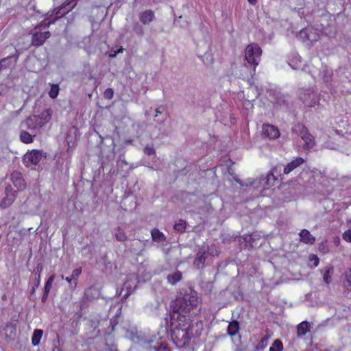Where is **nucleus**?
Returning <instances> with one entry per match:
<instances>
[{
    "label": "nucleus",
    "instance_id": "obj_1",
    "mask_svg": "<svg viewBox=\"0 0 351 351\" xmlns=\"http://www.w3.org/2000/svg\"><path fill=\"white\" fill-rule=\"evenodd\" d=\"M64 1L58 8H55L47 18L36 27L32 35V45L34 46H40L45 41L49 38L50 32L47 30L50 24L55 21L69 12L76 5L77 0H58V3Z\"/></svg>",
    "mask_w": 351,
    "mask_h": 351
},
{
    "label": "nucleus",
    "instance_id": "obj_2",
    "mask_svg": "<svg viewBox=\"0 0 351 351\" xmlns=\"http://www.w3.org/2000/svg\"><path fill=\"white\" fill-rule=\"evenodd\" d=\"M170 330L171 338L178 347L187 345L190 339L194 337L191 319L180 314L170 315Z\"/></svg>",
    "mask_w": 351,
    "mask_h": 351
},
{
    "label": "nucleus",
    "instance_id": "obj_3",
    "mask_svg": "<svg viewBox=\"0 0 351 351\" xmlns=\"http://www.w3.org/2000/svg\"><path fill=\"white\" fill-rule=\"evenodd\" d=\"M200 302L197 293L190 290L173 302L171 314H180V317L184 316L191 319V315H197L199 312Z\"/></svg>",
    "mask_w": 351,
    "mask_h": 351
},
{
    "label": "nucleus",
    "instance_id": "obj_4",
    "mask_svg": "<svg viewBox=\"0 0 351 351\" xmlns=\"http://www.w3.org/2000/svg\"><path fill=\"white\" fill-rule=\"evenodd\" d=\"M125 337L132 341L141 344L145 349L153 351H171L170 348L164 342H154L153 339H146L138 334L136 328L126 330Z\"/></svg>",
    "mask_w": 351,
    "mask_h": 351
},
{
    "label": "nucleus",
    "instance_id": "obj_5",
    "mask_svg": "<svg viewBox=\"0 0 351 351\" xmlns=\"http://www.w3.org/2000/svg\"><path fill=\"white\" fill-rule=\"evenodd\" d=\"M51 114V109H46L39 115L30 116L24 122L25 127L30 130H38L49 122Z\"/></svg>",
    "mask_w": 351,
    "mask_h": 351
},
{
    "label": "nucleus",
    "instance_id": "obj_6",
    "mask_svg": "<svg viewBox=\"0 0 351 351\" xmlns=\"http://www.w3.org/2000/svg\"><path fill=\"white\" fill-rule=\"evenodd\" d=\"M262 54V49L258 45L251 43L248 45L245 49V58L247 63L255 68L258 65Z\"/></svg>",
    "mask_w": 351,
    "mask_h": 351
},
{
    "label": "nucleus",
    "instance_id": "obj_7",
    "mask_svg": "<svg viewBox=\"0 0 351 351\" xmlns=\"http://www.w3.org/2000/svg\"><path fill=\"white\" fill-rule=\"evenodd\" d=\"M297 36L302 42L311 44L318 40L320 33L317 29L313 27H308L302 29Z\"/></svg>",
    "mask_w": 351,
    "mask_h": 351
},
{
    "label": "nucleus",
    "instance_id": "obj_8",
    "mask_svg": "<svg viewBox=\"0 0 351 351\" xmlns=\"http://www.w3.org/2000/svg\"><path fill=\"white\" fill-rule=\"evenodd\" d=\"M300 97L307 106H313L318 101L316 93L309 89L302 91L300 93Z\"/></svg>",
    "mask_w": 351,
    "mask_h": 351
},
{
    "label": "nucleus",
    "instance_id": "obj_9",
    "mask_svg": "<svg viewBox=\"0 0 351 351\" xmlns=\"http://www.w3.org/2000/svg\"><path fill=\"white\" fill-rule=\"evenodd\" d=\"M206 45V51L202 50V45L200 43L198 44V56L202 58L204 63L206 65L212 64L214 62V58L213 53L210 51V44L204 43Z\"/></svg>",
    "mask_w": 351,
    "mask_h": 351
},
{
    "label": "nucleus",
    "instance_id": "obj_10",
    "mask_svg": "<svg viewBox=\"0 0 351 351\" xmlns=\"http://www.w3.org/2000/svg\"><path fill=\"white\" fill-rule=\"evenodd\" d=\"M141 282V280H139L135 274H131L128 280L123 285L122 291H126V293L124 294V297L130 295L135 290L137 283Z\"/></svg>",
    "mask_w": 351,
    "mask_h": 351
},
{
    "label": "nucleus",
    "instance_id": "obj_11",
    "mask_svg": "<svg viewBox=\"0 0 351 351\" xmlns=\"http://www.w3.org/2000/svg\"><path fill=\"white\" fill-rule=\"evenodd\" d=\"M42 158V153L38 150H33L27 153L24 157V162L26 166L36 165Z\"/></svg>",
    "mask_w": 351,
    "mask_h": 351
},
{
    "label": "nucleus",
    "instance_id": "obj_12",
    "mask_svg": "<svg viewBox=\"0 0 351 351\" xmlns=\"http://www.w3.org/2000/svg\"><path fill=\"white\" fill-rule=\"evenodd\" d=\"M5 196L0 204L1 207L4 208L10 206L16 198V191H14L10 186L5 188Z\"/></svg>",
    "mask_w": 351,
    "mask_h": 351
},
{
    "label": "nucleus",
    "instance_id": "obj_13",
    "mask_svg": "<svg viewBox=\"0 0 351 351\" xmlns=\"http://www.w3.org/2000/svg\"><path fill=\"white\" fill-rule=\"evenodd\" d=\"M262 132L264 136L271 139L277 138L280 136V132L278 129L271 124L263 125Z\"/></svg>",
    "mask_w": 351,
    "mask_h": 351
},
{
    "label": "nucleus",
    "instance_id": "obj_14",
    "mask_svg": "<svg viewBox=\"0 0 351 351\" xmlns=\"http://www.w3.org/2000/svg\"><path fill=\"white\" fill-rule=\"evenodd\" d=\"M300 136L304 142V147L306 149H312L315 145L314 138L310 133H308L306 128H303L302 129Z\"/></svg>",
    "mask_w": 351,
    "mask_h": 351
},
{
    "label": "nucleus",
    "instance_id": "obj_15",
    "mask_svg": "<svg viewBox=\"0 0 351 351\" xmlns=\"http://www.w3.org/2000/svg\"><path fill=\"white\" fill-rule=\"evenodd\" d=\"M11 180L14 185L15 187L18 189V190L21 191L25 189V180L22 178L21 173L18 171H14L11 174Z\"/></svg>",
    "mask_w": 351,
    "mask_h": 351
},
{
    "label": "nucleus",
    "instance_id": "obj_16",
    "mask_svg": "<svg viewBox=\"0 0 351 351\" xmlns=\"http://www.w3.org/2000/svg\"><path fill=\"white\" fill-rule=\"evenodd\" d=\"M138 18L143 25L149 24L154 19V13L150 10L139 13Z\"/></svg>",
    "mask_w": 351,
    "mask_h": 351
},
{
    "label": "nucleus",
    "instance_id": "obj_17",
    "mask_svg": "<svg viewBox=\"0 0 351 351\" xmlns=\"http://www.w3.org/2000/svg\"><path fill=\"white\" fill-rule=\"evenodd\" d=\"M304 159L301 157H298L289 163L284 168V173L289 174L296 167H299L304 162Z\"/></svg>",
    "mask_w": 351,
    "mask_h": 351
},
{
    "label": "nucleus",
    "instance_id": "obj_18",
    "mask_svg": "<svg viewBox=\"0 0 351 351\" xmlns=\"http://www.w3.org/2000/svg\"><path fill=\"white\" fill-rule=\"evenodd\" d=\"M300 241L306 244H313L315 241V237L306 229L301 230L300 232Z\"/></svg>",
    "mask_w": 351,
    "mask_h": 351
},
{
    "label": "nucleus",
    "instance_id": "obj_19",
    "mask_svg": "<svg viewBox=\"0 0 351 351\" xmlns=\"http://www.w3.org/2000/svg\"><path fill=\"white\" fill-rule=\"evenodd\" d=\"M310 331V326L307 322H302L297 328V334L298 337H302Z\"/></svg>",
    "mask_w": 351,
    "mask_h": 351
},
{
    "label": "nucleus",
    "instance_id": "obj_20",
    "mask_svg": "<svg viewBox=\"0 0 351 351\" xmlns=\"http://www.w3.org/2000/svg\"><path fill=\"white\" fill-rule=\"evenodd\" d=\"M333 267L332 266H326L323 270V280L328 285L331 282V276L333 274Z\"/></svg>",
    "mask_w": 351,
    "mask_h": 351
},
{
    "label": "nucleus",
    "instance_id": "obj_21",
    "mask_svg": "<svg viewBox=\"0 0 351 351\" xmlns=\"http://www.w3.org/2000/svg\"><path fill=\"white\" fill-rule=\"evenodd\" d=\"M153 241L156 242H163L165 241L164 234L157 228H154L151 232Z\"/></svg>",
    "mask_w": 351,
    "mask_h": 351
},
{
    "label": "nucleus",
    "instance_id": "obj_22",
    "mask_svg": "<svg viewBox=\"0 0 351 351\" xmlns=\"http://www.w3.org/2000/svg\"><path fill=\"white\" fill-rule=\"evenodd\" d=\"M168 282L173 285L178 282L182 278V274L180 271H176L167 276Z\"/></svg>",
    "mask_w": 351,
    "mask_h": 351
},
{
    "label": "nucleus",
    "instance_id": "obj_23",
    "mask_svg": "<svg viewBox=\"0 0 351 351\" xmlns=\"http://www.w3.org/2000/svg\"><path fill=\"white\" fill-rule=\"evenodd\" d=\"M114 234L117 241H125L127 239V236L124 230L121 227L114 228Z\"/></svg>",
    "mask_w": 351,
    "mask_h": 351
},
{
    "label": "nucleus",
    "instance_id": "obj_24",
    "mask_svg": "<svg viewBox=\"0 0 351 351\" xmlns=\"http://www.w3.org/2000/svg\"><path fill=\"white\" fill-rule=\"evenodd\" d=\"M344 277L343 285L348 291H351V267L344 272Z\"/></svg>",
    "mask_w": 351,
    "mask_h": 351
},
{
    "label": "nucleus",
    "instance_id": "obj_25",
    "mask_svg": "<svg viewBox=\"0 0 351 351\" xmlns=\"http://www.w3.org/2000/svg\"><path fill=\"white\" fill-rule=\"evenodd\" d=\"M34 135L32 136L25 130H22L20 133V139L24 143H31L33 142Z\"/></svg>",
    "mask_w": 351,
    "mask_h": 351
},
{
    "label": "nucleus",
    "instance_id": "obj_26",
    "mask_svg": "<svg viewBox=\"0 0 351 351\" xmlns=\"http://www.w3.org/2000/svg\"><path fill=\"white\" fill-rule=\"evenodd\" d=\"M239 323L237 321L232 322L229 324L228 327V334L230 336L235 335L239 331Z\"/></svg>",
    "mask_w": 351,
    "mask_h": 351
},
{
    "label": "nucleus",
    "instance_id": "obj_27",
    "mask_svg": "<svg viewBox=\"0 0 351 351\" xmlns=\"http://www.w3.org/2000/svg\"><path fill=\"white\" fill-rule=\"evenodd\" d=\"M43 336V330L36 329L34 331L32 343L34 346H38L40 343V339Z\"/></svg>",
    "mask_w": 351,
    "mask_h": 351
},
{
    "label": "nucleus",
    "instance_id": "obj_28",
    "mask_svg": "<svg viewBox=\"0 0 351 351\" xmlns=\"http://www.w3.org/2000/svg\"><path fill=\"white\" fill-rule=\"evenodd\" d=\"M59 93V86L58 84H51V89L49 93V97L56 99Z\"/></svg>",
    "mask_w": 351,
    "mask_h": 351
},
{
    "label": "nucleus",
    "instance_id": "obj_29",
    "mask_svg": "<svg viewBox=\"0 0 351 351\" xmlns=\"http://www.w3.org/2000/svg\"><path fill=\"white\" fill-rule=\"evenodd\" d=\"M186 228V221L182 219L178 220L174 225V229L178 232H184Z\"/></svg>",
    "mask_w": 351,
    "mask_h": 351
},
{
    "label": "nucleus",
    "instance_id": "obj_30",
    "mask_svg": "<svg viewBox=\"0 0 351 351\" xmlns=\"http://www.w3.org/2000/svg\"><path fill=\"white\" fill-rule=\"evenodd\" d=\"M82 273V269L81 268H77L74 269L71 274V278L74 280V285L73 286V289H75L77 286V279L80 276V275Z\"/></svg>",
    "mask_w": 351,
    "mask_h": 351
},
{
    "label": "nucleus",
    "instance_id": "obj_31",
    "mask_svg": "<svg viewBox=\"0 0 351 351\" xmlns=\"http://www.w3.org/2000/svg\"><path fill=\"white\" fill-rule=\"evenodd\" d=\"M282 344L280 341L275 340L272 346L269 348V351H282Z\"/></svg>",
    "mask_w": 351,
    "mask_h": 351
},
{
    "label": "nucleus",
    "instance_id": "obj_32",
    "mask_svg": "<svg viewBox=\"0 0 351 351\" xmlns=\"http://www.w3.org/2000/svg\"><path fill=\"white\" fill-rule=\"evenodd\" d=\"M206 253L207 256L208 255H210L213 256H218L219 250L215 245H211V246L208 247V250H207V252H206Z\"/></svg>",
    "mask_w": 351,
    "mask_h": 351
},
{
    "label": "nucleus",
    "instance_id": "obj_33",
    "mask_svg": "<svg viewBox=\"0 0 351 351\" xmlns=\"http://www.w3.org/2000/svg\"><path fill=\"white\" fill-rule=\"evenodd\" d=\"M206 258H207V255H206V251L204 250L203 249L199 250V251L198 252V253L197 254L196 258L199 261L201 260L203 263H204Z\"/></svg>",
    "mask_w": 351,
    "mask_h": 351
},
{
    "label": "nucleus",
    "instance_id": "obj_34",
    "mask_svg": "<svg viewBox=\"0 0 351 351\" xmlns=\"http://www.w3.org/2000/svg\"><path fill=\"white\" fill-rule=\"evenodd\" d=\"M144 153L149 156L156 155L155 149L152 145H147L144 149Z\"/></svg>",
    "mask_w": 351,
    "mask_h": 351
},
{
    "label": "nucleus",
    "instance_id": "obj_35",
    "mask_svg": "<svg viewBox=\"0 0 351 351\" xmlns=\"http://www.w3.org/2000/svg\"><path fill=\"white\" fill-rule=\"evenodd\" d=\"M342 238L344 241L351 243V230H346L342 234Z\"/></svg>",
    "mask_w": 351,
    "mask_h": 351
},
{
    "label": "nucleus",
    "instance_id": "obj_36",
    "mask_svg": "<svg viewBox=\"0 0 351 351\" xmlns=\"http://www.w3.org/2000/svg\"><path fill=\"white\" fill-rule=\"evenodd\" d=\"M114 91L112 88H107L104 93V96L107 99H111L113 97Z\"/></svg>",
    "mask_w": 351,
    "mask_h": 351
},
{
    "label": "nucleus",
    "instance_id": "obj_37",
    "mask_svg": "<svg viewBox=\"0 0 351 351\" xmlns=\"http://www.w3.org/2000/svg\"><path fill=\"white\" fill-rule=\"evenodd\" d=\"M310 261L313 262V266L315 267L319 265V258L316 255H311Z\"/></svg>",
    "mask_w": 351,
    "mask_h": 351
},
{
    "label": "nucleus",
    "instance_id": "obj_38",
    "mask_svg": "<svg viewBox=\"0 0 351 351\" xmlns=\"http://www.w3.org/2000/svg\"><path fill=\"white\" fill-rule=\"evenodd\" d=\"M40 271H41V269L40 270L39 269L37 270V274H36L37 276L35 278V280H36L35 286L36 287H38L40 285Z\"/></svg>",
    "mask_w": 351,
    "mask_h": 351
},
{
    "label": "nucleus",
    "instance_id": "obj_39",
    "mask_svg": "<svg viewBox=\"0 0 351 351\" xmlns=\"http://www.w3.org/2000/svg\"><path fill=\"white\" fill-rule=\"evenodd\" d=\"M51 286H52L51 283H49L48 282H46L45 286V291L46 296H48V294L50 291Z\"/></svg>",
    "mask_w": 351,
    "mask_h": 351
},
{
    "label": "nucleus",
    "instance_id": "obj_40",
    "mask_svg": "<svg viewBox=\"0 0 351 351\" xmlns=\"http://www.w3.org/2000/svg\"><path fill=\"white\" fill-rule=\"evenodd\" d=\"M194 265L198 269L203 267L204 263H203L201 260L199 261L197 258L195 259Z\"/></svg>",
    "mask_w": 351,
    "mask_h": 351
},
{
    "label": "nucleus",
    "instance_id": "obj_41",
    "mask_svg": "<svg viewBox=\"0 0 351 351\" xmlns=\"http://www.w3.org/2000/svg\"><path fill=\"white\" fill-rule=\"evenodd\" d=\"M122 51H123V48L120 47L117 51H113V52L110 53L109 56L111 58H114L117 56V53L122 52Z\"/></svg>",
    "mask_w": 351,
    "mask_h": 351
},
{
    "label": "nucleus",
    "instance_id": "obj_42",
    "mask_svg": "<svg viewBox=\"0 0 351 351\" xmlns=\"http://www.w3.org/2000/svg\"><path fill=\"white\" fill-rule=\"evenodd\" d=\"M274 171L275 169H272L270 173L267 175V181H269L271 178L274 179Z\"/></svg>",
    "mask_w": 351,
    "mask_h": 351
},
{
    "label": "nucleus",
    "instance_id": "obj_43",
    "mask_svg": "<svg viewBox=\"0 0 351 351\" xmlns=\"http://www.w3.org/2000/svg\"><path fill=\"white\" fill-rule=\"evenodd\" d=\"M137 34L142 36L143 34V31L141 27H139L135 29Z\"/></svg>",
    "mask_w": 351,
    "mask_h": 351
},
{
    "label": "nucleus",
    "instance_id": "obj_44",
    "mask_svg": "<svg viewBox=\"0 0 351 351\" xmlns=\"http://www.w3.org/2000/svg\"><path fill=\"white\" fill-rule=\"evenodd\" d=\"M54 279H55V276L54 275H52L51 276L49 279L47 280V282H49V283H51L53 284V281H54Z\"/></svg>",
    "mask_w": 351,
    "mask_h": 351
},
{
    "label": "nucleus",
    "instance_id": "obj_45",
    "mask_svg": "<svg viewBox=\"0 0 351 351\" xmlns=\"http://www.w3.org/2000/svg\"><path fill=\"white\" fill-rule=\"evenodd\" d=\"M10 58V57H9V58H4V59H3V60L1 61V62H0V69L3 67V63H5V62L8 60H9Z\"/></svg>",
    "mask_w": 351,
    "mask_h": 351
},
{
    "label": "nucleus",
    "instance_id": "obj_46",
    "mask_svg": "<svg viewBox=\"0 0 351 351\" xmlns=\"http://www.w3.org/2000/svg\"><path fill=\"white\" fill-rule=\"evenodd\" d=\"M250 5H254L257 3V0H247Z\"/></svg>",
    "mask_w": 351,
    "mask_h": 351
},
{
    "label": "nucleus",
    "instance_id": "obj_47",
    "mask_svg": "<svg viewBox=\"0 0 351 351\" xmlns=\"http://www.w3.org/2000/svg\"><path fill=\"white\" fill-rule=\"evenodd\" d=\"M162 113V110H160V108H158L156 109V117L158 116L159 114Z\"/></svg>",
    "mask_w": 351,
    "mask_h": 351
},
{
    "label": "nucleus",
    "instance_id": "obj_48",
    "mask_svg": "<svg viewBox=\"0 0 351 351\" xmlns=\"http://www.w3.org/2000/svg\"><path fill=\"white\" fill-rule=\"evenodd\" d=\"M64 280H65L67 282H69V283H70V284H71V281H72V280H73L71 278V277H66V278H64Z\"/></svg>",
    "mask_w": 351,
    "mask_h": 351
},
{
    "label": "nucleus",
    "instance_id": "obj_49",
    "mask_svg": "<svg viewBox=\"0 0 351 351\" xmlns=\"http://www.w3.org/2000/svg\"><path fill=\"white\" fill-rule=\"evenodd\" d=\"M289 65L293 69H298L300 66L298 65H294L292 63H289Z\"/></svg>",
    "mask_w": 351,
    "mask_h": 351
},
{
    "label": "nucleus",
    "instance_id": "obj_50",
    "mask_svg": "<svg viewBox=\"0 0 351 351\" xmlns=\"http://www.w3.org/2000/svg\"><path fill=\"white\" fill-rule=\"evenodd\" d=\"M90 40V37H86L84 38V43L89 42Z\"/></svg>",
    "mask_w": 351,
    "mask_h": 351
},
{
    "label": "nucleus",
    "instance_id": "obj_51",
    "mask_svg": "<svg viewBox=\"0 0 351 351\" xmlns=\"http://www.w3.org/2000/svg\"><path fill=\"white\" fill-rule=\"evenodd\" d=\"M295 59L297 60V61H298L300 62H301L300 57L295 56Z\"/></svg>",
    "mask_w": 351,
    "mask_h": 351
},
{
    "label": "nucleus",
    "instance_id": "obj_52",
    "mask_svg": "<svg viewBox=\"0 0 351 351\" xmlns=\"http://www.w3.org/2000/svg\"><path fill=\"white\" fill-rule=\"evenodd\" d=\"M46 298H47V296H46L45 295V292L44 293V295L43 296V300H44Z\"/></svg>",
    "mask_w": 351,
    "mask_h": 351
},
{
    "label": "nucleus",
    "instance_id": "obj_53",
    "mask_svg": "<svg viewBox=\"0 0 351 351\" xmlns=\"http://www.w3.org/2000/svg\"><path fill=\"white\" fill-rule=\"evenodd\" d=\"M348 223L351 226V219L348 221Z\"/></svg>",
    "mask_w": 351,
    "mask_h": 351
},
{
    "label": "nucleus",
    "instance_id": "obj_54",
    "mask_svg": "<svg viewBox=\"0 0 351 351\" xmlns=\"http://www.w3.org/2000/svg\"><path fill=\"white\" fill-rule=\"evenodd\" d=\"M150 278V275L149 274H147V279H149Z\"/></svg>",
    "mask_w": 351,
    "mask_h": 351
},
{
    "label": "nucleus",
    "instance_id": "obj_55",
    "mask_svg": "<svg viewBox=\"0 0 351 351\" xmlns=\"http://www.w3.org/2000/svg\"><path fill=\"white\" fill-rule=\"evenodd\" d=\"M61 278H62V279H63V280H64V278H65L64 277V276H63V275H62V276H61Z\"/></svg>",
    "mask_w": 351,
    "mask_h": 351
},
{
    "label": "nucleus",
    "instance_id": "obj_56",
    "mask_svg": "<svg viewBox=\"0 0 351 351\" xmlns=\"http://www.w3.org/2000/svg\"><path fill=\"white\" fill-rule=\"evenodd\" d=\"M248 106H252L251 103H248Z\"/></svg>",
    "mask_w": 351,
    "mask_h": 351
}]
</instances>
